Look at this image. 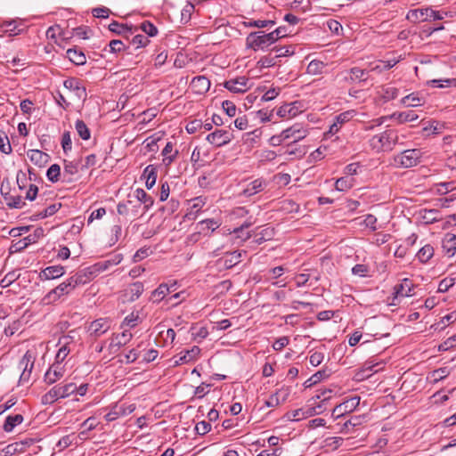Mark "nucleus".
I'll return each instance as SVG.
<instances>
[{
  "label": "nucleus",
  "mask_w": 456,
  "mask_h": 456,
  "mask_svg": "<svg viewBox=\"0 0 456 456\" xmlns=\"http://www.w3.org/2000/svg\"><path fill=\"white\" fill-rule=\"evenodd\" d=\"M76 389L77 386L74 383L56 385L42 396V403L52 404L54 402H56L59 398H66L75 394Z\"/></svg>",
  "instance_id": "nucleus-1"
},
{
  "label": "nucleus",
  "mask_w": 456,
  "mask_h": 456,
  "mask_svg": "<svg viewBox=\"0 0 456 456\" xmlns=\"http://www.w3.org/2000/svg\"><path fill=\"white\" fill-rule=\"evenodd\" d=\"M398 141L397 132L393 129L386 130L385 132L374 135L370 142L373 149L380 150H392L393 146Z\"/></svg>",
  "instance_id": "nucleus-2"
},
{
  "label": "nucleus",
  "mask_w": 456,
  "mask_h": 456,
  "mask_svg": "<svg viewBox=\"0 0 456 456\" xmlns=\"http://www.w3.org/2000/svg\"><path fill=\"white\" fill-rule=\"evenodd\" d=\"M421 155L419 149L406 150L395 157V163L403 168L415 167L419 163Z\"/></svg>",
  "instance_id": "nucleus-3"
},
{
  "label": "nucleus",
  "mask_w": 456,
  "mask_h": 456,
  "mask_svg": "<svg viewBox=\"0 0 456 456\" xmlns=\"http://www.w3.org/2000/svg\"><path fill=\"white\" fill-rule=\"evenodd\" d=\"M75 289L72 282L69 278H68L65 281L61 283L56 288L50 290L44 297L43 303L45 305H49L56 302L64 295H69L71 291Z\"/></svg>",
  "instance_id": "nucleus-4"
},
{
  "label": "nucleus",
  "mask_w": 456,
  "mask_h": 456,
  "mask_svg": "<svg viewBox=\"0 0 456 456\" xmlns=\"http://www.w3.org/2000/svg\"><path fill=\"white\" fill-rule=\"evenodd\" d=\"M406 18L410 20L416 22L420 18H422V20H442L444 17L437 11H435L431 8H423V9H415V10L409 11Z\"/></svg>",
  "instance_id": "nucleus-5"
},
{
  "label": "nucleus",
  "mask_w": 456,
  "mask_h": 456,
  "mask_svg": "<svg viewBox=\"0 0 456 456\" xmlns=\"http://www.w3.org/2000/svg\"><path fill=\"white\" fill-rule=\"evenodd\" d=\"M246 46L254 51H258L265 50L270 45L265 39V33L264 31H254L246 37Z\"/></svg>",
  "instance_id": "nucleus-6"
},
{
  "label": "nucleus",
  "mask_w": 456,
  "mask_h": 456,
  "mask_svg": "<svg viewBox=\"0 0 456 456\" xmlns=\"http://www.w3.org/2000/svg\"><path fill=\"white\" fill-rule=\"evenodd\" d=\"M233 139V134L228 130L216 129L207 135L206 140L215 147H222Z\"/></svg>",
  "instance_id": "nucleus-7"
},
{
  "label": "nucleus",
  "mask_w": 456,
  "mask_h": 456,
  "mask_svg": "<svg viewBox=\"0 0 456 456\" xmlns=\"http://www.w3.org/2000/svg\"><path fill=\"white\" fill-rule=\"evenodd\" d=\"M360 403V397L354 396L346 399L342 403L337 405L332 411V416L338 419L346 413L351 412L356 409Z\"/></svg>",
  "instance_id": "nucleus-8"
},
{
  "label": "nucleus",
  "mask_w": 456,
  "mask_h": 456,
  "mask_svg": "<svg viewBox=\"0 0 456 456\" xmlns=\"http://www.w3.org/2000/svg\"><path fill=\"white\" fill-rule=\"evenodd\" d=\"M110 329V321L108 318H99L92 322L88 327L91 337L97 338Z\"/></svg>",
  "instance_id": "nucleus-9"
},
{
  "label": "nucleus",
  "mask_w": 456,
  "mask_h": 456,
  "mask_svg": "<svg viewBox=\"0 0 456 456\" xmlns=\"http://www.w3.org/2000/svg\"><path fill=\"white\" fill-rule=\"evenodd\" d=\"M413 283L411 280L403 279L400 284H397L394 287V297L390 305H398L395 300H397L400 297H406L411 296V290L413 289Z\"/></svg>",
  "instance_id": "nucleus-10"
},
{
  "label": "nucleus",
  "mask_w": 456,
  "mask_h": 456,
  "mask_svg": "<svg viewBox=\"0 0 456 456\" xmlns=\"http://www.w3.org/2000/svg\"><path fill=\"white\" fill-rule=\"evenodd\" d=\"M248 79L245 77H240L234 79L227 80L224 86L232 93L243 94L248 90Z\"/></svg>",
  "instance_id": "nucleus-11"
},
{
  "label": "nucleus",
  "mask_w": 456,
  "mask_h": 456,
  "mask_svg": "<svg viewBox=\"0 0 456 456\" xmlns=\"http://www.w3.org/2000/svg\"><path fill=\"white\" fill-rule=\"evenodd\" d=\"M1 195L4 197L6 201V205L9 208H22L26 203L22 200L21 196L11 197L10 194V187L4 186V183L1 185Z\"/></svg>",
  "instance_id": "nucleus-12"
},
{
  "label": "nucleus",
  "mask_w": 456,
  "mask_h": 456,
  "mask_svg": "<svg viewBox=\"0 0 456 456\" xmlns=\"http://www.w3.org/2000/svg\"><path fill=\"white\" fill-rule=\"evenodd\" d=\"M301 103L299 102H293L291 103L284 104L277 110V116L280 118H294L301 112Z\"/></svg>",
  "instance_id": "nucleus-13"
},
{
  "label": "nucleus",
  "mask_w": 456,
  "mask_h": 456,
  "mask_svg": "<svg viewBox=\"0 0 456 456\" xmlns=\"http://www.w3.org/2000/svg\"><path fill=\"white\" fill-rule=\"evenodd\" d=\"M64 375V369L61 363L55 362L45 374V381L51 385L61 379Z\"/></svg>",
  "instance_id": "nucleus-14"
},
{
  "label": "nucleus",
  "mask_w": 456,
  "mask_h": 456,
  "mask_svg": "<svg viewBox=\"0 0 456 456\" xmlns=\"http://www.w3.org/2000/svg\"><path fill=\"white\" fill-rule=\"evenodd\" d=\"M282 132L283 137L286 139L292 138L294 140L293 142L304 139L307 134V131L304 129L299 124H296L283 130Z\"/></svg>",
  "instance_id": "nucleus-15"
},
{
  "label": "nucleus",
  "mask_w": 456,
  "mask_h": 456,
  "mask_svg": "<svg viewBox=\"0 0 456 456\" xmlns=\"http://www.w3.org/2000/svg\"><path fill=\"white\" fill-rule=\"evenodd\" d=\"M20 365L23 366V371L20 377V382L28 381L34 365L33 357L28 351L23 355L20 362Z\"/></svg>",
  "instance_id": "nucleus-16"
},
{
  "label": "nucleus",
  "mask_w": 456,
  "mask_h": 456,
  "mask_svg": "<svg viewBox=\"0 0 456 456\" xmlns=\"http://www.w3.org/2000/svg\"><path fill=\"white\" fill-rule=\"evenodd\" d=\"M65 273V269L61 265H52L45 268L39 273L41 280H53L61 277Z\"/></svg>",
  "instance_id": "nucleus-17"
},
{
  "label": "nucleus",
  "mask_w": 456,
  "mask_h": 456,
  "mask_svg": "<svg viewBox=\"0 0 456 456\" xmlns=\"http://www.w3.org/2000/svg\"><path fill=\"white\" fill-rule=\"evenodd\" d=\"M442 248L448 256H453L456 254V235L451 232L446 233L442 241Z\"/></svg>",
  "instance_id": "nucleus-18"
},
{
  "label": "nucleus",
  "mask_w": 456,
  "mask_h": 456,
  "mask_svg": "<svg viewBox=\"0 0 456 456\" xmlns=\"http://www.w3.org/2000/svg\"><path fill=\"white\" fill-rule=\"evenodd\" d=\"M28 157L30 161L38 167H44L49 160L50 156L39 150H29Z\"/></svg>",
  "instance_id": "nucleus-19"
},
{
  "label": "nucleus",
  "mask_w": 456,
  "mask_h": 456,
  "mask_svg": "<svg viewBox=\"0 0 456 456\" xmlns=\"http://www.w3.org/2000/svg\"><path fill=\"white\" fill-rule=\"evenodd\" d=\"M93 273L91 271L82 270L70 276L69 280L76 289L77 286L88 283L92 280Z\"/></svg>",
  "instance_id": "nucleus-20"
},
{
  "label": "nucleus",
  "mask_w": 456,
  "mask_h": 456,
  "mask_svg": "<svg viewBox=\"0 0 456 456\" xmlns=\"http://www.w3.org/2000/svg\"><path fill=\"white\" fill-rule=\"evenodd\" d=\"M142 178L145 179V185L148 190L151 189L156 183L157 168L153 165L147 166L142 175Z\"/></svg>",
  "instance_id": "nucleus-21"
},
{
  "label": "nucleus",
  "mask_w": 456,
  "mask_h": 456,
  "mask_svg": "<svg viewBox=\"0 0 456 456\" xmlns=\"http://www.w3.org/2000/svg\"><path fill=\"white\" fill-rule=\"evenodd\" d=\"M78 172V164L73 161L64 160L62 180L66 183L73 182V175Z\"/></svg>",
  "instance_id": "nucleus-22"
},
{
  "label": "nucleus",
  "mask_w": 456,
  "mask_h": 456,
  "mask_svg": "<svg viewBox=\"0 0 456 456\" xmlns=\"http://www.w3.org/2000/svg\"><path fill=\"white\" fill-rule=\"evenodd\" d=\"M67 58L76 65H84L86 62L85 53L77 48H70L66 52Z\"/></svg>",
  "instance_id": "nucleus-23"
},
{
  "label": "nucleus",
  "mask_w": 456,
  "mask_h": 456,
  "mask_svg": "<svg viewBox=\"0 0 456 456\" xmlns=\"http://www.w3.org/2000/svg\"><path fill=\"white\" fill-rule=\"evenodd\" d=\"M23 416L21 414L9 415L6 417L5 421L3 425V429L10 433L13 428L23 422Z\"/></svg>",
  "instance_id": "nucleus-24"
},
{
  "label": "nucleus",
  "mask_w": 456,
  "mask_h": 456,
  "mask_svg": "<svg viewBox=\"0 0 456 456\" xmlns=\"http://www.w3.org/2000/svg\"><path fill=\"white\" fill-rule=\"evenodd\" d=\"M264 182L260 179H256L249 183L243 190L242 194L246 197H250L264 190Z\"/></svg>",
  "instance_id": "nucleus-25"
},
{
  "label": "nucleus",
  "mask_w": 456,
  "mask_h": 456,
  "mask_svg": "<svg viewBox=\"0 0 456 456\" xmlns=\"http://www.w3.org/2000/svg\"><path fill=\"white\" fill-rule=\"evenodd\" d=\"M240 256L241 253L240 251H233L227 253L224 257L220 259V262H223V265L226 269H231L240 262Z\"/></svg>",
  "instance_id": "nucleus-26"
},
{
  "label": "nucleus",
  "mask_w": 456,
  "mask_h": 456,
  "mask_svg": "<svg viewBox=\"0 0 456 456\" xmlns=\"http://www.w3.org/2000/svg\"><path fill=\"white\" fill-rule=\"evenodd\" d=\"M134 193L139 203V207L143 203L145 210H148L153 205L154 200L152 197L148 195L143 189L138 188L135 190Z\"/></svg>",
  "instance_id": "nucleus-27"
},
{
  "label": "nucleus",
  "mask_w": 456,
  "mask_h": 456,
  "mask_svg": "<svg viewBox=\"0 0 456 456\" xmlns=\"http://www.w3.org/2000/svg\"><path fill=\"white\" fill-rule=\"evenodd\" d=\"M2 28L4 33L10 37L19 35L24 30L23 28H20L15 20L4 21L2 24Z\"/></svg>",
  "instance_id": "nucleus-28"
},
{
  "label": "nucleus",
  "mask_w": 456,
  "mask_h": 456,
  "mask_svg": "<svg viewBox=\"0 0 456 456\" xmlns=\"http://www.w3.org/2000/svg\"><path fill=\"white\" fill-rule=\"evenodd\" d=\"M130 207L135 208L133 205L132 200H126V202H120L117 206V211L120 216H131L132 217H135L137 215V210L132 209L130 210Z\"/></svg>",
  "instance_id": "nucleus-29"
},
{
  "label": "nucleus",
  "mask_w": 456,
  "mask_h": 456,
  "mask_svg": "<svg viewBox=\"0 0 456 456\" xmlns=\"http://www.w3.org/2000/svg\"><path fill=\"white\" fill-rule=\"evenodd\" d=\"M392 118H395L399 123L412 122L419 118V116L413 110L403 111L399 113H394L391 116Z\"/></svg>",
  "instance_id": "nucleus-30"
},
{
  "label": "nucleus",
  "mask_w": 456,
  "mask_h": 456,
  "mask_svg": "<svg viewBox=\"0 0 456 456\" xmlns=\"http://www.w3.org/2000/svg\"><path fill=\"white\" fill-rule=\"evenodd\" d=\"M170 293L168 284L162 283L151 293V299L153 302H160L167 295Z\"/></svg>",
  "instance_id": "nucleus-31"
},
{
  "label": "nucleus",
  "mask_w": 456,
  "mask_h": 456,
  "mask_svg": "<svg viewBox=\"0 0 456 456\" xmlns=\"http://www.w3.org/2000/svg\"><path fill=\"white\" fill-rule=\"evenodd\" d=\"M109 29L111 32L116 33L118 35H125V34H127V33H130V34L134 33L132 26L129 27L127 24H122V23H119V22H118L116 20H113L109 25Z\"/></svg>",
  "instance_id": "nucleus-32"
},
{
  "label": "nucleus",
  "mask_w": 456,
  "mask_h": 456,
  "mask_svg": "<svg viewBox=\"0 0 456 456\" xmlns=\"http://www.w3.org/2000/svg\"><path fill=\"white\" fill-rule=\"evenodd\" d=\"M191 84L195 88H197L198 93L200 94L208 91L210 87L209 79L203 76L194 77Z\"/></svg>",
  "instance_id": "nucleus-33"
},
{
  "label": "nucleus",
  "mask_w": 456,
  "mask_h": 456,
  "mask_svg": "<svg viewBox=\"0 0 456 456\" xmlns=\"http://www.w3.org/2000/svg\"><path fill=\"white\" fill-rule=\"evenodd\" d=\"M144 289L143 284L140 281H136L133 283L129 289H127V294L129 295L128 300L130 302H134L140 297L142 294Z\"/></svg>",
  "instance_id": "nucleus-34"
},
{
  "label": "nucleus",
  "mask_w": 456,
  "mask_h": 456,
  "mask_svg": "<svg viewBox=\"0 0 456 456\" xmlns=\"http://www.w3.org/2000/svg\"><path fill=\"white\" fill-rule=\"evenodd\" d=\"M434 256V248L429 244L423 246L417 253V257L421 263H427Z\"/></svg>",
  "instance_id": "nucleus-35"
},
{
  "label": "nucleus",
  "mask_w": 456,
  "mask_h": 456,
  "mask_svg": "<svg viewBox=\"0 0 456 456\" xmlns=\"http://www.w3.org/2000/svg\"><path fill=\"white\" fill-rule=\"evenodd\" d=\"M172 151H173V143L171 142H168L166 144V146L164 147V149L162 150V155L165 157L163 159V162L167 166L170 165L175 160V159L176 158V156L178 154V151H175L173 155H170Z\"/></svg>",
  "instance_id": "nucleus-36"
},
{
  "label": "nucleus",
  "mask_w": 456,
  "mask_h": 456,
  "mask_svg": "<svg viewBox=\"0 0 456 456\" xmlns=\"http://www.w3.org/2000/svg\"><path fill=\"white\" fill-rule=\"evenodd\" d=\"M75 128H76V131L78 134V135L83 140L90 139L91 132H90L89 128L87 127L86 124L83 120L77 119L75 123Z\"/></svg>",
  "instance_id": "nucleus-37"
},
{
  "label": "nucleus",
  "mask_w": 456,
  "mask_h": 456,
  "mask_svg": "<svg viewBox=\"0 0 456 456\" xmlns=\"http://www.w3.org/2000/svg\"><path fill=\"white\" fill-rule=\"evenodd\" d=\"M46 176L50 182L57 183L61 176H62V174L61 173V167L58 164H53L50 166L47 169Z\"/></svg>",
  "instance_id": "nucleus-38"
},
{
  "label": "nucleus",
  "mask_w": 456,
  "mask_h": 456,
  "mask_svg": "<svg viewBox=\"0 0 456 456\" xmlns=\"http://www.w3.org/2000/svg\"><path fill=\"white\" fill-rule=\"evenodd\" d=\"M20 276V273L17 270H13L5 274L1 280L0 285L2 288H7L11 286L15 281Z\"/></svg>",
  "instance_id": "nucleus-39"
},
{
  "label": "nucleus",
  "mask_w": 456,
  "mask_h": 456,
  "mask_svg": "<svg viewBox=\"0 0 456 456\" xmlns=\"http://www.w3.org/2000/svg\"><path fill=\"white\" fill-rule=\"evenodd\" d=\"M353 178L347 176L340 177L336 181L335 188L339 191L349 190L353 186Z\"/></svg>",
  "instance_id": "nucleus-40"
},
{
  "label": "nucleus",
  "mask_w": 456,
  "mask_h": 456,
  "mask_svg": "<svg viewBox=\"0 0 456 456\" xmlns=\"http://www.w3.org/2000/svg\"><path fill=\"white\" fill-rule=\"evenodd\" d=\"M44 235H45V231L42 227L36 228L35 231L33 232V233L29 234L28 236H27L24 239V240L27 241V242H25L24 247H26L27 245H28L30 243H35L38 239H40Z\"/></svg>",
  "instance_id": "nucleus-41"
},
{
  "label": "nucleus",
  "mask_w": 456,
  "mask_h": 456,
  "mask_svg": "<svg viewBox=\"0 0 456 456\" xmlns=\"http://www.w3.org/2000/svg\"><path fill=\"white\" fill-rule=\"evenodd\" d=\"M140 28L149 37H155L158 34L157 27L149 20L143 21L140 25Z\"/></svg>",
  "instance_id": "nucleus-42"
},
{
  "label": "nucleus",
  "mask_w": 456,
  "mask_h": 456,
  "mask_svg": "<svg viewBox=\"0 0 456 456\" xmlns=\"http://www.w3.org/2000/svg\"><path fill=\"white\" fill-rule=\"evenodd\" d=\"M354 114H355V111L353 110L344 111L335 117V121L341 126L343 124H345V123L348 122L350 119H352L354 118Z\"/></svg>",
  "instance_id": "nucleus-43"
},
{
  "label": "nucleus",
  "mask_w": 456,
  "mask_h": 456,
  "mask_svg": "<svg viewBox=\"0 0 456 456\" xmlns=\"http://www.w3.org/2000/svg\"><path fill=\"white\" fill-rule=\"evenodd\" d=\"M24 444L23 443H13L8 444L5 448H4L3 452H4V456L13 455L16 452H20L23 451Z\"/></svg>",
  "instance_id": "nucleus-44"
},
{
  "label": "nucleus",
  "mask_w": 456,
  "mask_h": 456,
  "mask_svg": "<svg viewBox=\"0 0 456 456\" xmlns=\"http://www.w3.org/2000/svg\"><path fill=\"white\" fill-rule=\"evenodd\" d=\"M271 51L276 53V54L274 55L276 57V60L281 57L290 56L294 53V51L291 50L290 46H274L273 48L271 49Z\"/></svg>",
  "instance_id": "nucleus-45"
},
{
  "label": "nucleus",
  "mask_w": 456,
  "mask_h": 456,
  "mask_svg": "<svg viewBox=\"0 0 456 456\" xmlns=\"http://www.w3.org/2000/svg\"><path fill=\"white\" fill-rule=\"evenodd\" d=\"M350 74H351V76H350L349 79L352 81H354L356 79H359L361 81H365L366 78L364 77V76L366 74H368V71L366 69H362L354 67L350 69Z\"/></svg>",
  "instance_id": "nucleus-46"
},
{
  "label": "nucleus",
  "mask_w": 456,
  "mask_h": 456,
  "mask_svg": "<svg viewBox=\"0 0 456 456\" xmlns=\"http://www.w3.org/2000/svg\"><path fill=\"white\" fill-rule=\"evenodd\" d=\"M276 64V57L271 54L263 56L257 61V66L260 68H270Z\"/></svg>",
  "instance_id": "nucleus-47"
},
{
  "label": "nucleus",
  "mask_w": 456,
  "mask_h": 456,
  "mask_svg": "<svg viewBox=\"0 0 456 456\" xmlns=\"http://www.w3.org/2000/svg\"><path fill=\"white\" fill-rule=\"evenodd\" d=\"M284 417L287 420L290 421H298L305 419V415H304L302 408L288 411Z\"/></svg>",
  "instance_id": "nucleus-48"
},
{
  "label": "nucleus",
  "mask_w": 456,
  "mask_h": 456,
  "mask_svg": "<svg viewBox=\"0 0 456 456\" xmlns=\"http://www.w3.org/2000/svg\"><path fill=\"white\" fill-rule=\"evenodd\" d=\"M330 376V373L326 370H319L316 373H314L306 382H310L307 387H311L312 385H314L322 379L328 378Z\"/></svg>",
  "instance_id": "nucleus-49"
},
{
  "label": "nucleus",
  "mask_w": 456,
  "mask_h": 456,
  "mask_svg": "<svg viewBox=\"0 0 456 456\" xmlns=\"http://www.w3.org/2000/svg\"><path fill=\"white\" fill-rule=\"evenodd\" d=\"M324 68L322 61L314 60L307 66V72L310 74L322 73V69Z\"/></svg>",
  "instance_id": "nucleus-50"
},
{
  "label": "nucleus",
  "mask_w": 456,
  "mask_h": 456,
  "mask_svg": "<svg viewBox=\"0 0 456 456\" xmlns=\"http://www.w3.org/2000/svg\"><path fill=\"white\" fill-rule=\"evenodd\" d=\"M402 102L407 106H419L421 105V99L415 94L406 95L402 99Z\"/></svg>",
  "instance_id": "nucleus-51"
},
{
  "label": "nucleus",
  "mask_w": 456,
  "mask_h": 456,
  "mask_svg": "<svg viewBox=\"0 0 456 456\" xmlns=\"http://www.w3.org/2000/svg\"><path fill=\"white\" fill-rule=\"evenodd\" d=\"M199 225L201 226L200 232H204V225H206L207 229H211V231L214 232L220 226V223L215 219H206L200 222Z\"/></svg>",
  "instance_id": "nucleus-52"
},
{
  "label": "nucleus",
  "mask_w": 456,
  "mask_h": 456,
  "mask_svg": "<svg viewBox=\"0 0 456 456\" xmlns=\"http://www.w3.org/2000/svg\"><path fill=\"white\" fill-rule=\"evenodd\" d=\"M273 24H274V21L271 20H250L248 22H245L246 27H255V28H259L273 26Z\"/></svg>",
  "instance_id": "nucleus-53"
},
{
  "label": "nucleus",
  "mask_w": 456,
  "mask_h": 456,
  "mask_svg": "<svg viewBox=\"0 0 456 456\" xmlns=\"http://www.w3.org/2000/svg\"><path fill=\"white\" fill-rule=\"evenodd\" d=\"M149 43L150 40L143 35H135L131 41V44L135 45L136 48L145 47Z\"/></svg>",
  "instance_id": "nucleus-54"
},
{
  "label": "nucleus",
  "mask_w": 456,
  "mask_h": 456,
  "mask_svg": "<svg viewBox=\"0 0 456 456\" xmlns=\"http://www.w3.org/2000/svg\"><path fill=\"white\" fill-rule=\"evenodd\" d=\"M210 429H211V425L205 420L198 422L195 426V431L200 436L206 435L207 433H208L210 431Z\"/></svg>",
  "instance_id": "nucleus-55"
},
{
  "label": "nucleus",
  "mask_w": 456,
  "mask_h": 456,
  "mask_svg": "<svg viewBox=\"0 0 456 456\" xmlns=\"http://www.w3.org/2000/svg\"><path fill=\"white\" fill-rule=\"evenodd\" d=\"M294 143L295 142L287 145L286 153L289 155L303 157L305 154V151L301 147H297Z\"/></svg>",
  "instance_id": "nucleus-56"
},
{
  "label": "nucleus",
  "mask_w": 456,
  "mask_h": 456,
  "mask_svg": "<svg viewBox=\"0 0 456 456\" xmlns=\"http://www.w3.org/2000/svg\"><path fill=\"white\" fill-rule=\"evenodd\" d=\"M223 110L225 111V113L230 117H234L236 114V106L235 104L231 101H224L222 103Z\"/></svg>",
  "instance_id": "nucleus-57"
},
{
  "label": "nucleus",
  "mask_w": 456,
  "mask_h": 456,
  "mask_svg": "<svg viewBox=\"0 0 456 456\" xmlns=\"http://www.w3.org/2000/svg\"><path fill=\"white\" fill-rule=\"evenodd\" d=\"M81 84V80L76 77H69L63 82L64 87L72 91H76Z\"/></svg>",
  "instance_id": "nucleus-58"
},
{
  "label": "nucleus",
  "mask_w": 456,
  "mask_h": 456,
  "mask_svg": "<svg viewBox=\"0 0 456 456\" xmlns=\"http://www.w3.org/2000/svg\"><path fill=\"white\" fill-rule=\"evenodd\" d=\"M201 128H202V121L199 120V119H194V120L190 121L185 126V129L189 134H194Z\"/></svg>",
  "instance_id": "nucleus-59"
},
{
  "label": "nucleus",
  "mask_w": 456,
  "mask_h": 456,
  "mask_svg": "<svg viewBox=\"0 0 456 456\" xmlns=\"http://www.w3.org/2000/svg\"><path fill=\"white\" fill-rule=\"evenodd\" d=\"M61 146H62L64 152H67L71 150L72 142H71L70 133L69 131L64 132L62 134Z\"/></svg>",
  "instance_id": "nucleus-60"
},
{
  "label": "nucleus",
  "mask_w": 456,
  "mask_h": 456,
  "mask_svg": "<svg viewBox=\"0 0 456 456\" xmlns=\"http://www.w3.org/2000/svg\"><path fill=\"white\" fill-rule=\"evenodd\" d=\"M68 342H64L63 346L58 350L56 354V362L61 363L69 353V349L67 346Z\"/></svg>",
  "instance_id": "nucleus-61"
},
{
  "label": "nucleus",
  "mask_w": 456,
  "mask_h": 456,
  "mask_svg": "<svg viewBox=\"0 0 456 456\" xmlns=\"http://www.w3.org/2000/svg\"><path fill=\"white\" fill-rule=\"evenodd\" d=\"M110 10L107 7H97V8H94L92 10V13L94 17L96 18H108L110 13Z\"/></svg>",
  "instance_id": "nucleus-62"
},
{
  "label": "nucleus",
  "mask_w": 456,
  "mask_h": 456,
  "mask_svg": "<svg viewBox=\"0 0 456 456\" xmlns=\"http://www.w3.org/2000/svg\"><path fill=\"white\" fill-rule=\"evenodd\" d=\"M0 151L4 154H10L12 152V146L6 135L0 137Z\"/></svg>",
  "instance_id": "nucleus-63"
},
{
  "label": "nucleus",
  "mask_w": 456,
  "mask_h": 456,
  "mask_svg": "<svg viewBox=\"0 0 456 456\" xmlns=\"http://www.w3.org/2000/svg\"><path fill=\"white\" fill-rule=\"evenodd\" d=\"M109 46L110 48V53H120L121 51L125 50L124 43L121 40H111L109 44Z\"/></svg>",
  "instance_id": "nucleus-64"
}]
</instances>
